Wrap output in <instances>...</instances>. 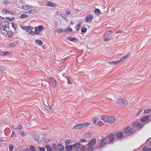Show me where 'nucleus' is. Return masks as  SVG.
I'll list each match as a JSON object with an SVG mask.
<instances>
[{"mask_svg":"<svg viewBox=\"0 0 151 151\" xmlns=\"http://www.w3.org/2000/svg\"><path fill=\"white\" fill-rule=\"evenodd\" d=\"M9 23L7 22H5L2 23L0 27L1 32L4 35H6L8 34L9 30Z\"/></svg>","mask_w":151,"mask_h":151,"instance_id":"1","label":"nucleus"},{"mask_svg":"<svg viewBox=\"0 0 151 151\" xmlns=\"http://www.w3.org/2000/svg\"><path fill=\"white\" fill-rule=\"evenodd\" d=\"M44 28L42 25L39 26L38 27L35 28V32L32 31L31 33L32 34H34L35 35H38L39 34V32L42 31L43 29H44Z\"/></svg>","mask_w":151,"mask_h":151,"instance_id":"2","label":"nucleus"},{"mask_svg":"<svg viewBox=\"0 0 151 151\" xmlns=\"http://www.w3.org/2000/svg\"><path fill=\"white\" fill-rule=\"evenodd\" d=\"M89 124V123H88L76 124L73 127V128L74 129H80L88 126Z\"/></svg>","mask_w":151,"mask_h":151,"instance_id":"3","label":"nucleus"},{"mask_svg":"<svg viewBox=\"0 0 151 151\" xmlns=\"http://www.w3.org/2000/svg\"><path fill=\"white\" fill-rule=\"evenodd\" d=\"M123 132L126 133H129L130 134L133 133L134 131L132 128H130L129 127H127L124 129L123 130Z\"/></svg>","mask_w":151,"mask_h":151,"instance_id":"4","label":"nucleus"},{"mask_svg":"<svg viewBox=\"0 0 151 151\" xmlns=\"http://www.w3.org/2000/svg\"><path fill=\"white\" fill-rule=\"evenodd\" d=\"M44 138V135L42 134H40L38 135L37 137L35 138V140L39 142H40Z\"/></svg>","mask_w":151,"mask_h":151,"instance_id":"5","label":"nucleus"},{"mask_svg":"<svg viewBox=\"0 0 151 151\" xmlns=\"http://www.w3.org/2000/svg\"><path fill=\"white\" fill-rule=\"evenodd\" d=\"M72 145L73 147V150H76L78 149L81 146V144L79 143L78 142Z\"/></svg>","mask_w":151,"mask_h":151,"instance_id":"6","label":"nucleus"},{"mask_svg":"<svg viewBox=\"0 0 151 151\" xmlns=\"http://www.w3.org/2000/svg\"><path fill=\"white\" fill-rule=\"evenodd\" d=\"M107 139L106 138H104L101 140L100 145V147H103L106 144V142Z\"/></svg>","mask_w":151,"mask_h":151,"instance_id":"7","label":"nucleus"},{"mask_svg":"<svg viewBox=\"0 0 151 151\" xmlns=\"http://www.w3.org/2000/svg\"><path fill=\"white\" fill-rule=\"evenodd\" d=\"M50 84L52 85L53 88L55 87L57 85L56 82L55 80L53 79L52 78H50Z\"/></svg>","mask_w":151,"mask_h":151,"instance_id":"8","label":"nucleus"},{"mask_svg":"<svg viewBox=\"0 0 151 151\" xmlns=\"http://www.w3.org/2000/svg\"><path fill=\"white\" fill-rule=\"evenodd\" d=\"M93 16V15L92 14L88 15L86 18V22H90L92 20Z\"/></svg>","mask_w":151,"mask_h":151,"instance_id":"9","label":"nucleus"},{"mask_svg":"<svg viewBox=\"0 0 151 151\" xmlns=\"http://www.w3.org/2000/svg\"><path fill=\"white\" fill-rule=\"evenodd\" d=\"M108 138L110 143H113V142H112L113 139L114 138V134H111L109 135L108 137Z\"/></svg>","mask_w":151,"mask_h":151,"instance_id":"10","label":"nucleus"},{"mask_svg":"<svg viewBox=\"0 0 151 151\" xmlns=\"http://www.w3.org/2000/svg\"><path fill=\"white\" fill-rule=\"evenodd\" d=\"M115 121V117L114 116H111L109 117V116L108 122L109 123L112 124Z\"/></svg>","mask_w":151,"mask_h":151,"instance_id":"11","label":"nucleus"},{"mask_svg":"<svg viewBox=\"0 0 151 151\" xmlns=\"http://www.w3.org/2000/svg\"><path fill=\"white\" fill-rule=\"evenodd\" d=\"M96 141L95 139H91L87 145H91L93 146L96 143Z\"/></svg>","mask_w":151,"mask_h":151,"instance_id":"12","label":"nucleus"},{"mask_svg":"<svg viewBox=\"0 0 151 151\" xmlns=\"http://www.w3.org/2000/svg\"><path fill=\"white\" fill-rule=\"evenodd\" d=\"M67 39H68L74 42H76L78 41L77 39L76 38H75L71 37H68L67 38Z\"/></svg>","mask_w":151,"mask_h":151,"instance_id":"13","label":"nucleus"},{"mask_svg":"<svg viewBox=\"0 0 151 151\" xmlns=\"http://www.w3.org/2000/svg\"><path fill=\"white\" fill-rule=\"evenodd\" d=\"M109 116H103L101 117V119L104 122H108Z\"/></svg>","mask_w":151,"mask_h":151,"instance_id":"14","label":"nucleus"},{"mask_svg":"<svg viewBox=\"0 0 151 151\" xmlns=\"http://www.w3.org/2000/svg\"><path fill=\"white\" fill-rule=\"evenodd\" d=\"M149 117V116H143L141 119V121L142 122H144L148 119Z\"/></svg>","mask_w":151,"mask_h":151,"instance_id":"15","label":"nucleus"},{"mask_svg":"<svg viewBox=\"0 0 151 151\" xmlns=\"http://www.w3.org/2000/svg\"><path fill=\"white\" fill-rule=\"evenodd\" d=\"M65 149L66 151H70L72 149L73 147L71 145H67L65 147Z\"/></svg>","mask_w":151,"mask_h":151,"instance_id":"16","label":"nucleus"},{"mask_svg":"<svg viewBox=\"0 0 151 151\" xmlns=\"http://www.w3.org/2000/svg\"><path fill=\"white\" fill-rule=\"evenodd\" d=\"M57 147L60 151H62L64 149V147L61 144L58 145Z\"/></svg>","mask_w":151,"mask_h":151,"instance_id":"17","label":"nucleus"},{"mask_svg":"<svg viewBox=\"0 0 151 151\" xmlns=\"http://www.w3.org/2000/svg\"><path fill=\"white\" fill-rule=\"evenodd\" d=\"M47 5L51 7H55V4L51 1H49L47 2Z\"/></svg>","mask_w":151,"mask_h":151,"instance_id":"18","label":"nucleus"},{"mask_svg":"<svg viewBox=\"0 0 151 151\" xmlns=\"http://www.w3.org/2000/svg\"><path fill=\"white\" fill-rule=\"evenodd\" d=\"M52 150L53 151H58L56 148V145L55 144H53L52 145Z\"/></svg>","mask_w":151,"mask_h":151,"instance_id":"19","label":"nucleus"},{"mask_svg":"<svg viewBox=\"0 0 151 151\" xmlns=\"http://www.w3.org/2000/svg\"><path fill=\"white\" fill-rule=\"evenodd\" d=\"M45 148L47 151H51L52 150V148L51 146L49 145H47L45 147Z\"/></svg>","mask_w":151,"mask_h":151,"instance_id":"20","label":"nucleus"},{"mask_svg":"<svg viewBox=\"0 0 151 151\" xmlns=\"http://www.w3.org/2000/svg\"><path fill=\"white\" fill-rule=\"evenodd\" d=\"M88 146V147L87 148V150L88 151H92L94 150V148L92 145H86Z\"/></svg>","mask_w":151,"mask_h":151,"instance_id":"21","label":"nucleus"},{"mask_svg":"<svg viewBox=\"0 0 151 151\" xmlns=\"http://www.w3.org/2000/svg\"><path fill=\"white\" fill-rule=\"evenodd\" d=\"M123 135V133L122 132H120L118 134H116V137L117 138H120Z\"/></svg>","mask_w":151,"mask_h":151,"instance_id":"22","label":"nucleus"},{"mask_svg":"<svg viewBox=\"0 0 151 151\" xmlns=\"http://www.w3.org/2000/svg\"><path fill=\"white\" fill-rule=\"evenodd\" d=\"M35 42H36V44L40 45H41L43 43L42 41L41 40H36Z\"/></svg>","mask_w":151,"mask_h":151,"instance_id":"23","label":"nucleus"},{"mask_svg":"<svg viewBox=\"0 0 151 151\" xmlns=\"http://www.w3.org/2000/svg\"><path fill=\"white\" fill-rule=\"evenodd\" d=\"M123 99H118L116 101V103L119 104H122Z\"/></svg>","mask_w":151,"mask_h":151,"instance_id":"24","label":"nucleus"},{"mask_svg":"<svg viewBox=\"0 0 151 151\" xmlns=\"http://www.w3.org/2000/svg\"><path fill=\"white\" fill-rule=\"evenodd\" d=\"M95 13L96 14L98 15L101 14V12L100 10L98 9H95Z\"/></svg>","mask_w":151,"mask_h":151,"instance_id":"25","label":"nucleus"},{"mask_svg":"<svg viewBox=\"0 0 151 151\" xmlns=\"http://www.w3.org/2000/svg\"><path fill=\"white\" fill-rule=\"evenodd\" d=\"M9 54V52L8 51H6L3 52H1V54L2 56H6L7 55Z\"/></svg>","mask_w":151,"mask_h":151,"instance_id":"26","label":"nucleus"},{"mask_svg":"<svg viewBox=\"0 0 151 151\" xmlns=\"http://www.w3.org/2000/svg\"><path fill=\"white\" fill-rule=\"evenodd\" d=\"M35 12V10L34 9H32L30 10L29 11L26 12L25 13H27V14H32L34 13Z\"/></svg>","mask_w":151,"mask_h":151,"instance_id":"27","label":"nucleus"},{"mask_svg":"<svg viewBox=\"0 0 151 151\" xmlns=\"http://www.w3.org/2000/svg\"><path fill=\"white\" fill-rule=\"evenodd\" d=\"M5 68L4 67L0 66V74L3 73V72L5 70Z\"/></svg>","mask_w":151,"mask_h":151,"instance_id":"28","label":"nucleus"},{"mask_svg":"<svg viewBox=\"0 0 151 151\" xmlns=\"http://www.w3.org/2000/svg\"><path fill=\"white\" fill-rule=\"evenodd\" d=\"M30 8V6L28 5L22 7V9H29Z\"/></svg>","mask_w":151,"mask_h":151,"instance_id":"29","label":"nucleus"},{"mask_svg":"<svg viewBox=\"0 0 151 151\" xmlns=\"http://www.w3.org/2000/svg\"><path fill=\"white\" fill-rule=\"evenodd\" d=\"M8 33L7 34H8V36L9 37L12 36L13 34V32L11 31H10L9 30Z\"/></svg>","mask_w":151,"mask_h":151,"instance_id":"30","label":"nucleus"},{"mask_svg":"<svg viewBox=\"0 0 151 151\" xmlns=\"http://www.w3.org/2000/svg\"><path fill=\"white\" fill-rule=\"evenodd\" d=\"M137 125L138 127L139 126L140 128H141L142 127L143 124L142 123L139 122L137 123Z\"/></svg>","mask_w":151,"mask_h":151,"instance_id":"31","label":"nucleus"},{"mask_svg":"<svg viewBox=\"0 0 151 151\" xmlns=\"http://www.w3.org/2000/svg\"><path fill=\"white\" fill-rule=\"evenodd\" d=\"M143 151H151V149L150 148H148L144 147L143 149Z\"/></svg>","mask_w":151,"mask_h":151,"instance_id":"32","label":"nucleus"},{"mask_svg":"<svg viewBox=\"0 0 151 151\" xmlns=\"http://www.w3.org/2000/svg\"><path fill=\"white\" fill-rule=\"evenodd\" d=\"M87 30L86 29L85 27H83L81 29V32H82L85 33L86 32Z\"/></svg>","mask_w":151,"mask_h":151,"instance_id":"33","label":"nucleus"},{"mask_svg":"<svg viewBox=\"0 0 151 151\" xmlns=\"http://www.w3.org/2000/svg\"><path fill=\"white\" fill-rule=\"evenodd\" d=\"M30 150H31V151H35V147L32 146H31L29 147Z\"/></svg>","mask_w":151,"mask_h":151,"instance_id":"34","label":"nucleus"},{"mask_svg":"<svg viewBox=\"0 0 151 151\" xmlns=\"http://www.w3.org/2000/svg\"><path fill=\"white\" fill-rule=\"evenodd\" d=\"M28 16L25 14H22L20 16L19 18H23L24 17H27Z\"/></svg>","mask_w":151,"mask_h":151,"instance_id":"35","label":"nucleus"},{"mask_svg":"<svg viewBox=\"0 0 151 151\" xmlns=\"http://www.w3.org/2000/svg\"><path fill=\"white\" fill-rule=\"evenodd\" d=\"M33 29V27L32 26L29 27L27 28V32H29V31H31Z\"/></svg>","mask_w":151,"mask_h":151,"instance_id":"36","label":"nucleus"},{"mask_svg":"<svg viewBox=\"0 0 151 151\" xmlns=\"http://www.w3.org/2000/svg\"><path fill=\"white\" fill-rule=\"evenodd\" d=\"M65 142L66 145H68L70 143V140L69 139L66 140L65 141Z\"/></svg>","mask_w":151,"mask_h":151,"instance_id":"37","label":"nucleus"},{"mask_svg":"<svg viewBox=\"0 0 151 151\" xmlns=\"http://www.w3.org/2000/svg\"><path fill=\"white\" fill-rule=\"evenodd\" d=\"M12 26L14 29H16L17 27V25L14 23H12Z\"/></svg>","mask_w":151,"mask_h":151,"instance_id":"38","label":"nucleus"},{"mask_svg":"<svg viewBox=\"0 0 151 151\" xmlns=\"http://www.w3.org/2000/svg\"><path fill=\"white\" fill-rule=\"evenodd\" d=\"M14 148L13 145L10 144L9 145V150L10 151H12Z\"/></svg>","mask_w":151,"mask_h":151,"instance_id":"39","label":"nucleus"},{"mask_svg":"<svg viewBox=\"0 0 151 151\" xmlns=\"http://www.w3.org/2000/svg\"><path fill=\"white\" fill-rule=\"evenodd\" d=\"M55 31L58 33H60L63 32V30L62 28H60L58 29L57 30H56Z\"/></svg>","mask_w":151,"mask_h":151,"instance_id":"40","label":"nucleus"},{"mask_svg":"<svg viewBox=\"0 0 151 151\" xmlns=\"http://www.w3.org/2000/svg\"><path fill=\"white\" fill-rule=\"evenodd\" d=\"M2 12L4 13H9V12L8 10L5 9H4L2 10Z\"/></svg>","mask_w":151,"mask_h":151,"instance_id":"41","label":"nucleus"},{"mask_svg":"<svg viewBox=\"0 0 151 151\" xmlns=\"http://www.w3.org/2000/svg\"><path fill=\"white\" fill-rule=\"evenodd\" d=\"M91 133H88L86 134L85 135V137L88 138L91 136Z\"/></svg>","mask_w":151,"mask_h":151,"instance_id":"42","label":"nucleus"},{"mask_svg":"<svg viewBox=\"0 0 151 151\" xmlns=\"http://www.w3.org/2000/svg\"><path fill=\"white\" fill-rule=\"evenodd\" d=\"M86 149V148L83 146H81L80 148V150L81 151H85Z\"/></svg>","mask_w":151,"mask_h":151,"instance_id":"43","label":"nucleus"},{"mask_svg":"<svg viewBox=\"0 0 151 151\" xmlns=\"http://www.w3.org/2000/svg\"><path fill=\"white\" fill-rule=\"evenodd\" d=\"M137 123L136 122H134L132 124V126L133 127H138V126L137 125Z\"/></svg>","mask_w":151,"mask_h":151,"instance_id":"44","label":"nucleus"},{"mask_svg":"<svg viewBox=\"0 0 151 151\" xmlns=\"http://www.w3.org/2000/svg\"><path fill=\"white\" fill-rule=\"evenodd\" d=\"M66 78L67 79L68 83V84H72L70 80V78H69L68 77H66Z\"/></svg>","mask_w":151,"mask_h":151,"instance_id":"45","label":"nucleus"},{"mask_svg":"<svg viewBox=\"0 0 151 151\" xmlns=\"http://www.w3.org/2000/svg\"><path fill=\"white\" fill-rule=\"evenodd\" d=\"M151 111V109H147V110H145L144 113H149Z\"/></svg>","mask_w":151,"mask_h":151,"instance_id":"46","label":"nucleus"},{"mask_svg":"<svg viewBox=\"0 0 151 151\" xmlns=\"http://www.w3.org/2000/svg\"><path fill=\"white\" fill-rule=\"evenodd\" d=\"M122 104L126 105L128 104V101H127L123 99Z\"/></svg>","mask_w":151,"mask_h":151,"instance_id":"47","label":"nucleus"},{"mask_svg":"<svg viewBox=\"0 0 151 151\" xmlns=\"http://www.w3.org/2000/svg\"><path fill=\"white\" fill-rule=\"evenodd\" d=\"M112 31H107L105 33V35H107L110 34L111 32Z\"/></svg>","mask_w":151,"mask_h":151,"instance_id":"48","label":"nucleus"},{"mask_svg":"<svg viewBox=\"0 0 151 151\" xmlns=\"http://www.w3.org/2000/svg\"><path fill=\"white\" fill-rule=\"evenodd\" d=\"M76 30L77 31H78L80 29V24H77L76 25Z\"/></svg>","mask_w":151,"mask_h":151,"instance_id":"49","label":"nucleus"},{"mask_svg":"<svg viewBox=\"0 0 151 151\" xmlns=\"http://www.w3.org/2000/svg\"><path fill=\"white\" fill-rule=\"evenodd\" d=\"M20 134H21V135L22 136H24L26 134V133L23 131H21L20 132Z\"/></svg>","mask_w":151,"mask_h":151,"instance_id":"50","label":"nucleus"},{"mask_svg":"<svg viewBox=\"0 0 151 151\" xmlns=\"http://www.w3.org/2000/svg\"><path fill=\"white\" fill-rule=\"evenodd\" d=\"M143 108H142V109H141V110H139V112H138L137 113V114L135 116L136 117H137V116H138L139 115H140V114L141 112V111H142V109Z\"/></svg>","mask_w":151,"mask_h":151,"instance_id":"51","label":"nucleus"},{"mask_svg":"<svg viewBox=\"0 0 151 151\" xmlns=\"http://www.w3.org/2000/svg\"><path fill=\"white\" fill-rule=\"evenodd\" d=\"M3 3L5 5H6L8 4L9 3V2L7 0H4L3 2Z\"/></svg>","mask_w":151,"mask_h":151,"instance_id":"52","label":"nucleus"},{"mask_svg":"<svg viewBox=\"0 0 151 151\" xmlns=\"http://www.w3.org/2000/svg\"><path fill=\"white\" fill-rule=\"evenodd\" d=\"M79 141L81 142H87L86 141V139H81L80 140H79Z\"/></svg>","mask_w":151,"mask_h":151,"instance_id":"53","label":"nucleus"},{"mask_svg":"<svg viewBox=\"0 0 151 151\" xmlns=\"http://www.w3.org/2000/svg\"><path fill=\"white\" fill-rule=\"evenodd\" d=\"M126 59V58L124 56L123 58H121L120 60H119V63H120V62H122V61H124V60H125Z\"/></svg>","mask_w":151,"mask_h":151,"instance_id":"54","label":"nucleus"},{"mask_svg":"<svg viewBox=\"0 0 151 151\" xmlns=\"http://www.w3.org/2000/svg\"><path fill=\"white\" fill-rule=\"evenodd\" d=\"M98 119L97 118H95L93 120V123L95 124H97V120Z\"/></svg>","mask_w":151,"mask_h":151,"instance_id":"55","label":"nucleus"},{"mask_svg":"<svg viewBox=\"0 0 151 151\" xmlns=\"http://www.w3.org/2000/svg\"><path fill=\"white\" fill-rule=\"evenodd\" d=\"M110 38L109 37H107L105 38L104 39V40L105 41H109V40H110Z\"/></svg>","mask_w":151,"mask_h":151,"instance_id":"56","label":"nucleus"},{"mask_svg":"<svg viewBox=\"0 0 151 151\" xmlns=\"http://www.w3.org/2000/svg\"><path fill=\"white\" fill-rule=\"evenodd\" d=\"M39 148L40 149V151H45V149L44 148L39 147Z\"/></svg>","mask_w":151,"mask_h":151,"instance_id":"57","label":"nucleus"},{"mask_svg":"<svg viewBox=\"0 0 151 151\" xmlns=\"http://www.w3.org/2000/svg\"><path fill=\"white\" fill-rule=\"evenodd\" d=\"M131 55V53H129L127 55L125 56V57L126 58H127L129 56Z\"/></svg>","mask_w":151,"mask_h":151,"instance_id":"58","label":"nucleus"},{"mask_svg":"<svg viewBox=\"0 0 151 151\" xmlns=\"http://www.w3.org/2000/svg\"><path fill=\"white\" fill-rule=\"evenodd\" d=\"M6 18V19H9V21L12 20L14 19V18L13 17H12L11 18H9V17H7Z\"/></svg>","mask_w":151,"mask_h":151,"instance_id":"59","label":"nucleus"},{"mask_svg":"<svg viewBox=\"0 0 151 151\" xmlns=\"http://www.w3.org/2000/svg\"><path fill=\"white\" fill-rule=\"evenodd\" d=\"M18 128L19 129H21L22 128V125L20 124H19Z\"/></svg>","mask_w":151,"mask_h":151,"instance_id":"60","label":"nucleus"},{"mask_svg":"<svg viewBox=\"0 0 151 151\" xmlns=\"http://www.w3.org/2000/svg\"><path fill=\"white\" fill-rule=\"evenodd\" d=\"M68 28V32L70 31L72 32V29L70 27H69Z\"/></svg>","mask_w":151,"mask_h":151,"instance_id":"61","label":"nucleus"},{"mask_svg":"<svg viewBox=\"0 0 151 151\" xmlns=\"http://www.w3.org/2000/svg\"><path fill=\"white\" fill-rule=\"evenodd\" d=\"M114 65L117 64L119 63V60L114 62Z\"/></svg>","mask_w":151,"mask_h":151,"instance_id":"62","label":"nucleus"},{"mask_svg":"<svg viewBox=\"0 0 151 151\" xmlns=\"http://www.w3.org/2000/svg\"><path fill=\"white\" fill-rule=\"evenodd\" d=\"M68 28H67L66 29H65L64 30V31L65 32H67H67H68Z\"/></svg>","mask_w":151,"mask_h":151,"instance_id":"63","label":"nucleus"},{"mask_svg":"<svg viewBox=\"0 0 151 151\" xmlns=\"http://www.w3.org/2000/svg\"><path fill=\"white\" fill-rule=\"evenodd\" d=\"M24 30H27V27H23V28H22Z\"/></svg>","mask_w":151,"mask_h":151,"instance_id":"64","label":"nucleus"}]
</instances>
